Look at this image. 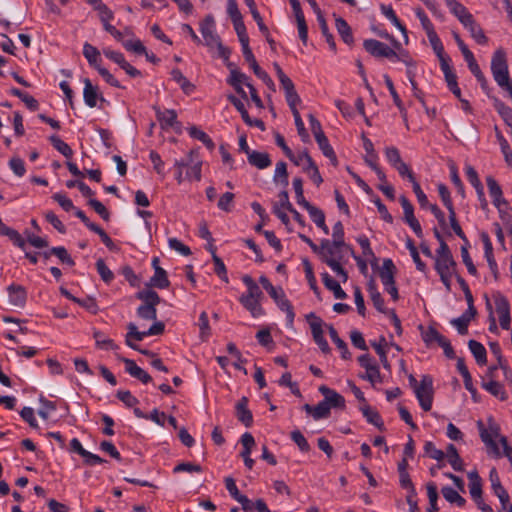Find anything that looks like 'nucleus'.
Here are the masks:
<instances>
[{
    "label": "nucleus",
    "instance_id": "nucleus-1",
    "mask_svg": "<svg viewBox=\"0 0 512 512\" xmlns=\"http://www.w3.org/2000/svg\"><path fill=\"white\" fill-rule=\"evenodd\" d=\"M136 298L143 303L137 308V315L144 320H156V306L161 302L158 293L152 289L142 290L136 293Z\"/></svg>",
    "mask_w": 512,
    "mask_h": 512
},
{
    "label": "nucleus",
    "instance_id": "nucleus-2",
    "mask_svg": "<svg viewBox=\"0 0 512 512\" xmlns=\"http://www.w3.org/2000/svg\"><path fill=\"white\" fill-rule=\"evenodd\" d=\"M491 72L495 82L500 88L503 89L512 83L509 76L506 52L502 48L497 49L493 53L491 59Z\"/></svg>",
    "mask_w": 512,
    "mask_h": 512
},
{
    "label": "nucleus",
    "instance_id": "nucleus-3",
    "mask_svg": "<svg viewBox=\"0 0 512 512\" xmlns=\"http://www.w3.org/2000/svg\"><path fill=\"white\" fill-rule=\"evenodd\" d=\"M333 240H322V248L327 249L330 257H340V265L346 262L344 259L343 248H349V245L344 241V227L341 221H337L333 226L332 233Z\"/></svg>",
    "mask_w": 512,
    "mask_h": 512
},
{
    "label": "nucleus",
    "instance_id": "nucleus-4",
    "mask_svg": "<svg viewBox=\"0 0 512 512\" xmlns=\"http://www.w3.org/2000/svg\"><path fill=\"white\" fill-rule=\"evenodd\" d=\"M299 238L308 244L312 251L320 256V259L323 263L327 264L341 279L343 283L347 282L348 280V272L345 270V268L340 265V257H330V255L327 252V249L322 248V242L320 243V246L316 245L309 237H307L304 234H299Z\"/></svg>",
    "mask_w": 512,
    "mask_h": 512
},
{
    "label": "nucleus",
    "instance_id": "nucleus-5",
    "mask_svg": "<svg viewBox=\"0 0 512 512\" xmlns=\"http://www.w3.org/2000/svg\"><path fill=\"white\" fill-rule=\"evenodd\" d=\"M480 438L483 443L489 448L495 457H500L501 453L494 438L500 437V426L493 420L492 417L488 418V429L485 428L484 423L477 421Z\"/></svg>",
    "mask_w": 512,
    "mask_h": 512
},
{
    "label": "nucleus",
    "instance_id": "nucleus-6",
    "mask_svg": "<svg viewBox=\"0 0 512 512\" xmlns=\"http://www.w3.org/2000/svg\"><path fill=\"white\" fill-rule=\"evenodd\" d=\"M128 332L125 337V343L132 349H138V345L134 341H142L147 336L161 335L164 332L165 325L163 322H155L147 331H138L137 326L134 323L127 325Z\"/></svg>",
    "mask_w": 512,
    "mask_h": 512
},
{
    "label": "nucleus",
    "instance_id": "nucleus-7",
    "mask_svg": "<svg viewBox=\"0 0 512 512\" xmlns=\"http://www.w3.org/2000/svg\"><path fill=\"white\" fill-rule=\"evenodd\" d=\"M413 391L421 408L426 412L430 411L434 396L433 378L430 375H423L419 385Z\"/></svg>",
    "mask_w": 512,
    "mask_h": 512
},
{
    "label": "nucleus",
    "instance_id": "nucleus-8",
    "mask_svg": "<svg viewBox=\"0 0 512 512\" xmlns=\"http://www.w3.org/2000/svg\"><path fill=\"white\" fill-rule=\"evenodd\" d=\"M363 47L374 57L399 58V55L391 47L375 39L365 40Z\"/></svg>",
    "mask_w": 512,
    "mask_h": 512
},
{
    "label": "nucleus",
    "instance_id": "nucleus-9",
    "mask_svg": "<svg viewBox=\"0 0 512 512\" xmlns=\"http://www.w3.org/2000/svg\"><path fill=\"white\" fill-rule=\"evenodd\" d=\"M307 319H313V321L310 322V328L315 343L319 346L320 350L323 353H330L331 348L323 335L321 318L316 316L314 313H310L309 315H307Z\"/></svg>",
    "mask_w": 512,
    "mask_h": 512
},
{
    "label": "nucleus",
    "instance_id": "nucleus-10",
    "mask_svg": "<svg viewBox=\"0 0 512 512\" xmlns=\"http://www.w3.org/2000/svg\"><path fill=\"white\" fill-rule=\"evenodd\" d=\"M270 297L275 301L280 310L284 311L287 316V321L290 325L293 324L295 313L290 301L286 298L285 292L282 287H275L268 292Z\"/></svg>",
    "mask_w": 512,
    "mask_h": 512
},
{
    "label": "nucleus",
    "instance_id": "nucleus-11",
    "mask_svg": "<svg viewBox=\"0 0 512 512\" xmlns=\"http://www.w3.org/2000/svg\"><path fill=\"white\" fill-rule=\"evenodd\" d=\"M200 31L205 45L210 48L214 47L215 44L221 41L219 35L215 32V20L211 14L206 15L200 23Z\"/></svg>",
    "mask_w": 512,
    "mask_h": 512
},
{
    "label": "nucleus",
    "instance_id": "nucleus-12",
    "mask_svg": "<svg viewBox=\"0 0 512 512\" xmlns=\"http://www.w3.org/2000/svg\"><path fill=\"white\" fill-rule=\"evenodd\" d=\"M103 53L107 58L118 64L130 77L135 78L141 76V71L128 63L121 52L104 49Z\"/></svg>",
    "mask_w": 512,
    "mask_h": 512
},
{
    "label": "nucleus",
    "instance_id": "nucleus-13",
    "mask_svg": "<svg viewBox=\"0 0 512 512\" xmlns=\"http://www.w3.org/2000/svg\"><path fill=\"white\" fill-rule=\"evenodd\" d=\"M319 392L324 396V401L329 407V410L331 408L344 410L346 407L345 398L336 392L335 390L322 385L319 387Z\"/></svg>",
    "mask_w": 512,
    "mask_h": 512
},
{
    "label": "nucleus",
    "instance_id": "nucleus-14",
    "mask_svg": "<svg viewBox=\"0 0 512 512\" xmlns=\"http://www.w3.org/2000/svg\"><path fill=\"white\" fill-rule=\"evenodd\" d=\"M227 99L229 100L230 103H232L234 105V107L240 112L241 114V117L243 119V121L248 125V126H255V127H258L261 131H264L265 130V124L264 122L261 120V119H252L249 114H248V111L246 110L245 106H244V103L239 99L237 98L236 96L234 95H228Z\"/></svg>",
    "mask_w": 512,
    "mask_h": 512
},
{
    "label": "nucleus",
    "instance_id": "nucleus-15",
    "mask_svg": "<svg viewBox=\"0 0 512 512\" xmlns=\"http://www.w3.org/2000/svg\"><path fill=\"white\" fill-rule=\"evenodd\" d=\"M118 359L125 364V371L130 376L138 379L143 384H147L152 381L151 376L139 367L134 360L125 357H118Z\"/></svg>",
    "mask_w": 512,
    "mask_h": 512
},
{
    "label": "nucleus",
    "instance_id": "nucleus-16",
    "mask_svg": "<svg viewBox=\"0 0 512 512\" xmlns=\"http://www.w3.org/2000/svg\"><path fill=\"white\" fill-rule=\"evenodd\" d=\"M243 52V56L245 58V60L250 64V67L253 69V72L255 73V75L257 77H259L260 79H262L264 81V83L272 90H274V82L273 80L271 79V77L264 71L261 69V67L258 65L255 57H254V54L251 50V48H247L246 50L242 51Z\"/></svg>",
    "mask_w": 512,
    "mask_h": 512
},
{
    "label": "nucleus",
    "instance_id": "nucleus-17",
    "mask_svg": "<svg viewBox=\"0 0 512 512\" xmlns=\"http://www.w3.org/2000/svg\"><path fill=\"white\" fill-rule=\"evenodd\" d=\"M7 291L10 305L18 308H23L25 306L27 300V291L23 286L18 284H11L8 286Z\"/></svg>",
    "mask_w": 512,
    "mask_h": 512
},
{
    "label": "nucleus",
    "instance_id": "nucleus-18",
    "mask_svg": "<svg viewBox=\"0 0 512 512\" xmlns=\"http://www.w3.org/2000/svg\"><path fill=\"white\" fill-rule=\"evenodd\" d=\"M466 29L469 30L471 37L480 45H485L488 42V38L485 35L483 29L475 21L473 15H470L464 22L461 23Z\"/></svg>",
    "mask_w": 512,
    "mask_h": 512
},
{
    "label": "nucleus",
    "instance_id": "nucleus-19",
    "mask_svg": "<svg viewBox=\"0 0 512 512\" xmlns=\"http://www.w3.org/2000/svg\"><path fill=\"white\" fill-rule=\"evenodd\" d=\"M236 417L245 426L250 427L253 424L252 412L248 409V398L243 396L236 404Z\"/></svg>",
    "mask_w": 512,
    "mask_h": 512
},
{
    "label": "nucleus",
    "instance_id": "nucleus-20",
    "mask_svg": "<svg viewBox=\"0 0 512 512\" xmlns=\"http://www.w3.org/2000/svg\"><path fill=\"white\" fill-rule=\"evenodd\" d=\"M188 157L190 158V165L186 171V178L188 180L200 181L202 162L198 158V151L191 150L188 154Z\"/></svg>",
    "mask_w": 512,
    "mask_h": 512
},
{
    "label": "nucleus",
    "instance_id": "nucleus-21",
    "mask_svg": "<svg viewBox=\"0 0 512 512\" xmlns=\"http://www.w3.org/2000/svg\"><path fill=\"white\" fill-rule=\"evenodd\" d=\"M489 478H490L491 487H492L494 493L499 498L501 504L503 505V508H505L506 504L509 501V495H508L507 491L504 489V487L502 486L499 476H498V473L495 468L491 469Z\"/></svg>",
    "mask_w": 512,
    "mask_h": 512
},
{
    "label": "nucleus",
    "instance_id": "nucleus-22",
    "mask_svg": "<svg viewBox=\"0 0 512 512\" xmlns=\"http://www.w3.org/2000/svg\"><path fill=\"white\" fill-rule=\"evenodd\" d=\"M261 300L260 298H251L245 295H241L239 298L240 303L254 318L260 317L265 313L261 305Z\"/></svg>",
    "mask_w": 512,
    "mask_h": 512
},
{
    "label": "nucleus",
    "instance_id": "nucleus-23",
    "mask_svg": "<svg viewBox=\"0 0 512 512\" xmlns=\"http://www.w3.org/2000/svg\"><path fill=\"white\" fill-rule=\"evenodd\" d=\"M154 110L156 112L157 120L160 122V126L162 129H167L170 127H174L177 122V113L173 109H168L165 111H161L160 108L154 106Z\"/></svg>",
    "mask_w": 512,
    "mask_h": 512
},
{
    "label": "nucleus",
    "instance_id": "nucleus-24",
    "mask_svg": "<svg viewBox=\"0 0 512 512\" xmlns=\"http://www.w3.org/2000/svg\"><path fill=\"white\" fill-rule=\"evenodd\" d=\"M395 273H396V267L391 259H384L383 265L380 270V278L384 285L391 286L392 284H395Z\"/></svg>",
    "mask_w": 512,
    "mask_h": 512
},
{
    "label": "nucleus",
    "instance_id": "nucleus-25",
    "mask_svg": "<svg viewBox=\"0 0 512 512\" xmlns=\"http://www.w3.org/2000/svg\"><path fill=\"white\" fill-rule=\"evenodd\" d=\"M146 286L148 289H151L152 287L158 289L168 288L170 286V281L168 279L167 272L162 267H156L154 275L150 278Z\"/></svg>",
    "mask_w": 512,
    "mask_h": 512
},
{
    "label": "nucleus",
    "instance_id": "nucleus-26",
    "mask_svg": "<svg viewBox=\"0 0 512 512\" xmlns=\"http://www.w3.org/2000/svg\"><path fill=\"white\" fill-rule=\"evenodd\" d=\"M360 410H361L363 416L366 418L368 423L373 424L380 431L385 430L384 422H383L380 414L378 413V411L373 409L368 404L361 405Z\"/></svg>",
    "mask_w": 512,
    "mask_h": 512
},
{
    "label": "nucleus",
    "instance_id": "nucleus-27",
    "mask_svg": "<svg viewBox=\"0 0 512 512\" xmlns=\"http://www.w3.org/2000/svg\"><path fill=\"white\" fill-rule=\"evenodd\" d=\"M419 330L421 331L422 340L427 347H431L434 343L440 344V342L445 338L433 326H429L427 329H424L423 325H419Z\"/></svg>",
    "mask_w": 512,
    "mask_h": 512
},
{
    "label": "nucleus",
    "instance_id": "nucleus-28",
    "mask_svg": "<svg viewBox=\"0 0 512 512\" xmlns=\"http://www.w3.org/2000/svg\"><path fill=\"white\" fill-rule=\"evenodd\" d=\"M481 386L500 401H506L508 399V394L506 393L504 386L495 380H489L486 382L483 379Z\"/></svg>",
    "mask_w": 512,
    "mask_h": 512
},
{
    "label": "nucleus",
    "instance_id": "nucleus-29",
    "mask_svg": "<svg viewBox=\"0 0 512 512\" xmlns=\"http://www.w3.org/2000/svg\"><path fill=\"white\" fill-rule=\"evenodd\" d=\"M247 158L249 164L258 169H265L269 167L272 163L269 154L266 152H259L253 150L251 153H249Z\"/></svg>",
    "mask_w": 512,
    "mask_h": 512
},
{
    "label": "nucleus",
    "instance_id": "nucleus-30",
    "mask_svg": "<svg viewBox=\"0 0 512 512\" xmlns=\"http://www.w3.org/2000/svg\"><path fill=\"white\" fill-rule=\"evenodd\" d=\"M456 266L453 256L435 257L434 268L438 274L455 273Z\"/></svg>",
    "mask_w": 512,
    "mask_h": 512
},
{
    "label": "nucleus",
    "instance_id": "nucleus-31",
    "mask_svg": "<svg viewBox=\"0 0 512 512\" xmlns=\"http://www.w3.org/2000/svg\"><path fill=\"white\" fill-rule=\"evenodd\" d=\"M335 25L343 42L349 46H352L354 44V37L352 34V29L347 23V21L341 17H338L335 20Z\"/></svg>",
    "mask_w": 512,
    "mask_h": 512
},
{
    "label": "nucleus",
    "instance_id": "nucleus-32",
    "mask_svg": "<svg viewBox=\"0 0 512 512\" xmlns=\"http://www.w3.org/2000/svg\"><path fill=\"white\" fill-rule=\"evenodd\" d=\"M324 286L333 292L336 299H345L347 297L346 292L341 288L339 282L334 280L327 272L321 274Z\"/></svg>",
    "mask_w": 512,
    "mask_h": 512
},
{
    "label": "nucleus",
    "instance_id": "nucleus-33",
    "mask_svg": "<svg viewBox=\"0 0 512 512\" xmlns=\"http://www.w3.org/2000/svg\"><path fill=\"white\" fill-rule=\"evenodd\" d=\"M84 90H83V98L87 106L93 108L97 104L98 98V88L93 86L91 81L88 78L83 80Z\"/></svg>",
    "mask_w": 512,
    "mask_h": 512
},
{
    "label": "nucleus",
    "instance_id": "nucleus-34",
    "mask_svg": "<svg viewBox=\"0 0 512 512\" xmlns=\"http://www.w3.org/2000/svg\"><path fill=\"white\" fill-rule=\"evenodd\" d=\"M447 7L450 9V12L457 17L460 23L464 22L470 15H472L468 9L458 2L457 0H444Z\"/></svg>",
    "mask_w": 512,
    "mask_h": 512
},
{
    "label": "nucleus",
    "instance_id": "nucleus-35",
    "mask_svg": "<svg viewBox=\"0 0 512 512\" xmlns=\"http://www.w3.org/2000/svg\"><path fill=\"white\" fill-rule=\"evenodd\" d=\"M445 457H447L449 464L455 471L464 470L463 460L461 459L458 450L454 444H448L446 448Z\"/></svg>",
    "mask_w": 512,
    "mask_h": 512
},
{
    "label": "nucleus",
    "instance_id": "nucleus-36",
    "mask_svg": "<svg viewBox=\"0 0 512 512\" xmlns=\"http://www.w3.org/2000/svg\"><path fill=\"white\" fill-rule=\"evenodd\" d=\"M315 140H316L319 148L321 149L323 155L330 160V162L333 166L336 167L338 165V159H337V156H336L332 146L329 144V141H328V138L326 137V135L315 138Z\"/></svg>",
    "mask_w": 512,
    "mask_h": 512
},
{
    "label": "nucleus",
    "instance_id": "nucleus-37",
    "mask_svg": "<svg viewBox=\"0 0 512 512\" xmlns=\"http://www.w3.org/2000/svg\"><path fill=\"white\" fill-rule=\"evenodd\" d=\"M83 55L87 59L88 63L96 70L100 68L101 55L99 50L89 43L83 45Z\"/></svg>",
    "mask_w": 512,
    "mask_h": 512
},
{
    "label": "nucleus",
    "instance_id": "nucleus-38",
    "mask_svg": "<svg viewBox=\"0 0 512 512\" xmlns=\"http://www.w3.org/2000/svg\"><path fill=\"white\" fill-rule=\"evenodd\" d=\"M468 347L479 365L487 363V352L483 344L476 340H469Z\"/></svg>",
    "mask_w": 512,
    "mask_h": 512
},
{
    "label": "nucleus",
    "instance_id": "nucleus-39",
    "mask_svg": "<svg viewBox=\"0 0 512 512\" xmlns=\"http://www.w3.org/2000/svg\"><path fill=\"white\" fill-rule=\"evenodd\" d=\"M171 77L180 85L182 91L185 94L190 95L194 92L196 88L195 85L191 83L178 68H175L171 71Z\"/></svg>",
    "mask_w": 512,
    "mask_h": 512
},
{
    "label": "nucleus",
    "instance_id": "nucleus-40",
    "mask_svg": "<svg viewBox=\"0 0 512 512\" xmlns=\"http://www.w3.org/2000/svg\"><path fill=\"white\" fill-rule=\"evenodd\" d=\"M368 291L374 307L381 313L386 314L388 310L384 306V299L381 293L377 290L373 280L368 283Z\"/></svg>",
    "mask_w": 512,
    "mask_h": 512
},
{
    "label": "nucleus",
    "instance_id": "nucleus-41",
    "mask_svg": "<svg viewBox=\"0 0 512 512\" xmlns=\"http://www.w3.org/2000/svg\"><path fill=\"white\" fill-rule=\"evenodd\" d=\"M328 332H329L331 340L335 343L337 348L341 351L342 358L345 360L350 359L351 353L348 350L347 344L339 337L336 329L332 325H329Z\"/></svg>",
    "mask_w": 512,
    "mask_h": 512
},
{
    "label": "nucleus",
    "instance_id": "nucleus-42",
    "mask_svg": "<svg viewBox=\"0 0 512 512\" xmlns=\"http://www.w3.org/2000/svg\"><path fill=\"white\" fill-rule=\"evenodd\" d=\"M381 12L402 32L405 37V42H408L407 30L405 26L399 21L393 8L389 5L381 4Z\"/></svg>",
    "mask_w": 512,
    "mask_h": 512
},
{
    "label": "nucleus",
    "instance_id": "nucleus-43",
    "mask_svg": "<svg viewBox=\"0 0 512 512\" xmlns=\"http://www.w3.org/2000/svg\"><path fill=\"white\" fill-rule=\"evenodd\" d=\"M243 283L247 287V292L243 295L249 296L251 298H260L262 299L264 297L263 292L261 291L258 284L253 280V278L250 275H244L242 277Z\"/></svg>",
    "mask_w": 512,
    "mask_h": 512
},
{
    "label": "nucleus",
    "instance_id": "nucleus-44",
    "mask_svg": "<svg viewBox=\"0 0 512 512\" xmlns=\"http://www.w3.org/2000/svg\"><path fill=\"white\" fill-rule=\"evenodd\" d=\"M496 138L501 147V151L504 155L505 161L509 166H512V150L506 138L503 136L497 126L494 127Z\"/></svg>",
    "mask_w": 512,
    "mask_h": 512
},
{
    "label": "nucleus",
    "instance_id": "nucleus-45",
    "mask_svg": "<svg viewBox=\"0 0 512 512\" xmlns=\"http://www.w3.org/2000/svg\"><path fill=\"white\" fill-rule=\"evenodd\" d=\"M234 25V29L237 33V36L239 38V41L242 46V51L246 50L247 48H250L249 46V37L246 31L245 24L243 22V18L232 21Z\"/></svg>",
    "mask_w": 512,
    "mask_h": 512
},
{
    "label": "nucleus",
    "instance_id": "nucleus-46",
    "mask_svg": "<svg viewBox=\"0 0 512 512\" xmlns=\"http://www.w3.org/2000/svg\"><path fill=\"white\" fill-rule=\"evenodd\" d=\"M441 493L448 502L455 503L459 507H463L466 503V500L450 486L443 487Z\"/></svg>",
    "mask_w": 512,
    "mask_h": 512
},
{
    "label": "nucleus",
    "instance_id": "nucleus-47",
    "mask_svg": "<svg viewBox=\"0 0 512 512\" xmlns=\"http://www.w3.org/2000/svg\"><path fill=\"white\" fill-rule=\"evenodd\" d=\"M49 141L53 147L60 152L64 157L71 158L73 156V150L71 147L60 139L57 135H51Z\"/></svg>",
    "mask_w": 512,
    "mask_h": 512
},
{
    "label": "nucleus",
    "instance_id": "nucleus-48",
    "mask_svg": "<svg viewBox=\"0 0 512 512\" xmlns=\"http://www.w3.org/2000/svg\"><path fill=\"white\" fill-rule=\"evenodd\" d=\"M189 135L192 138L198 139L201 141L209 150H213L215 147L212 139L202 130L197 128L196 126H191L189 129Z\"/></svg>",
    "mask_w": 512,
    "mask_h": 512
},
{
    "label": "nucleus",
    "instance_id": "nucleus-49",
    "mask_svg": "<svg viewBox=\"0 0 512 512\" xmlns=\"http://www.w3.org/2000/svg\"><path fill=\"white\" fill-rule=\"evenodd\" d=\"M424 451L430 458L435 459L439 462L438 468L443 467V460L445 458V453L442 450L437 449L433 442L427 441L424 445Z\"/></svg>",
    "mask_w": 512,
    "mask_h": 512
},
{
    "label": "nucleus",
    "instance_id": "nucleus-50",
    "mask_svg": "<svg viewBox=\"0 0 512 512\" xmlns=\"http://www.w3.org/2000/svg\"><path fill=\"white\" fill-rule=\"evenodd\" d=\"M303 266H304V271H305V275H306L308 284H309L310 288L313 290V292L315 293V295L319 298L320 290L317 286V282H316V278L314 276L312 265L308 259H306V258L303 259Z\"/></svg>",
    "mask_w": 512,
    "mask_h": 512
},
{
    "label": "nucleus",
    "instance_id": "nucleus-51",
    "mask_svg": "<svg viewBox=\"0 0 512 512\" xmlns=\"http://www.w3.org/2000/svg\"><path fill=\"white\" fill-rule=\"evenodd\" d=\"M406 247L410 251L411 257L416 265V268L420 272H425L427 268L426 264L421 260L417 247L415 246L413 240L409 237L406 240Z\"/></svg>",
    "mask_w": 512,
    "mask_h": 512
},
{
    "label": "nucleus",
    "instance_id": "nucleus-52",
    "mask_svg": "<svg viewBox=\"0 0 512 512\" xmlns=\"http://www.w3.org/2000/svg\"><path fill=\"white\" fill-rule=\"evenodd\" d=\"M426 489H427V496L429 499L428 512H438L439 511V507L437 505L438 491H437L436 484L434 482H429L426 485Z\"/></svg>",
    "mask_w": 512,
    "mask_h": 512
},
{
    "label": "nucleus",
    "instance_id": "nucleus-53",
    "mask_svg": "<svg viewBox=\"0 0 512 512\" xmlns=\"http://www.w3.org/2000/svg\"><path fill=\"white\" fill-rule=\"evenodd\" d=\"M384 344H386V339L383 336L380 337V340L378 343L375 341L371 342V346L375 349L376 353L379 355L380 361H381L383 367L385 369L389 370L390 363L388 361L386 351L383 348Z\"/></svg>",
    "mask_w": 512,
    "mask_h": 512
},
{
    "label": "nucleus",
    "instance_id": "nucleus-54",
    "mask_svg": "<svg viewBox=\"0 0 512 512\" xmlns=\"http://www.w3.org/2000/svg\"><path fill=\"white\" fill-rule=\"evenodd\" d=\"M317 20L319 22V26H320V29H321V32L323 34V36L325 37L329 47L333 50V51H336V43L334 41V37L333 35L329 32V29H328V25H327V22L324 18L323 15H319L317 17Z\"/></svg>",
    "mask_w": 512,
    "mask_h": 512
},
{
    "label": "nucleus",
    "instance_id": "nucleus-55",
    "mask_svg": "<svg viewBox=\"0 0 512 512\" xmlns=\"http://www.w3.org/2000/svg\"><path fill=\"white\" fill-rule=\"evenodd\" d=\"M304 209H306L308 211L312 221L317 226H322V225L324 226L325 215L322 210L313 206L310 203H306V206L304 207Z\"/></svg>",
    "mask_w": 512,
    "mask_h": 512
},
{
    "label": "nucleus",
    "instance_id": "nucleus-56",
    "mask_svg": "<svg viewBox=\"0 0 512 512\" xmlns=\"http://www.w3.org/2000/svg\"><path fill=\"white\" fill-rule=\"evenodd\" d=\"M449 212V221H450V225H451V228L453 229L454 233L461 239L464 241L465 244H469V241L465 235V233L463 232L457 218H456V212L455 210H451V211H448Z\"/></svg>",
    "mask_w": 512,
    "mask_h": 512
},
{
    "label": "nucleus",
    "instance_id": "nucleus-57",
    "mask_svg": "<svg viewBox=\"0 0 512 512\" xmlns=\"http://www.w3.org/2000/svg\"><path fill=\"white\" fill-rule=\"evenodd\" d=\"M50 253H53L62 263H65L69 266H74L75 262L72 257L69 255L65 247H53L50 249Z\"/></svg>",
    "mask_w": 512,
    "mask_h": 512
},
{
    "label": "nucleus",
    "instance_id": "nucleus-58",
    "mask_svg": "<svg viewBox=\"0 0 512 512\" xmlns=\"http://www.w3.org/2000/svg\"><path fill=\"white\" fill-rule=\"evenodd\" d=\"M97 271L101 279L105 283H110L114 279L113 272L107 267L103 259H98L96 262Z\"/></svg>",
    "mask_w": 512,
    "mask_h": 512
},
{
    "label": "nucleus",
    "instance_id": "nucleus-59",
    "mask_svg": "<svg viewBox=\"0 0 512 512\" xmlns=\"http://www.w3.org/2000/svg\"><path fill=\"white\" fill-rule=\"evenodd\" d=\"M493 298L496 306V311L499 315L510 312V304L504 295L498 292L494 294Z\"/></svg>",
    "mask_w": 512,
    "mask_h": 512
},
{
    "label": "nucleus",
    "instance_id": "nucleus-60",
    "mask_svg": "<svg viewBox=\"0 0 512 512\" xmlns=\"http://www.w3.org/2000/svg\"><path fill=\"white\" fill-rule=\"evenodd\" d=\"M228 83L230 85H232V83H236L238 85H245L246 87L251 85L248 76L237 69H231Z\"/></svg>",
    "mask_w": 512,
    "mask_h": 512
},
{
    "label": "nucleus",
    "instance_id": "nucleus-61",
    "mask_svg": "<svg viewBox=\"0 0 512 512\" xmlns=\"http://www.w3.org/2000/svg\"><path fill=\"white\" fill-rule=\"evenodd\" d=\"M199 329H200V338L205 341L211 334V329L209 326L208 315L205 311H203L199 316Z\"/></svg>",
    "mask_w": 512,
    "mask_h": 512
},
{
    "label": "nucleus",
    "instance_id": "nucleus-62",
    "mask_svg": "<svg viewBox=\"0 0 512 512\" xmlns=\"http://www.w3.org/2000/svg\"><path fill=\"white\" fill-rule=\"evenodd\" d=\"M399 202L403 208L405 222H408L416 218L414 215V207L406 196L401 195L399 197Z\"/></svg>",
    "mask_w": 512,
    "mask_h": 512
},
{
    "label": "nucleus",
    "instance_id": "nucleus-63",
    "mask_svg": "<svg viewBox=\"0 0 512 512\" xmlns=\"http://www.w3.org/2000/svg\"><path fill=\"white\" fill-rule=\"evenodd\" d=\"M427 37L429 39V42H430L435 54L437 55V57L444 55L445 54L444 47H443V44H442L440 38L438 37L436 31L434 30V31L428 33Z\"/></svg>",
    "mask_w": 512,
    "mask_h": 512
},
{
    "label": "nucleus",
    "instance_id": "nucleus-64",
    "mask_svg": "<svg viewBox=\"0 0 512 512\" xmlns=\"http://www.w3.org/2000/svg\"><path fill=\"white\" fill-rule=\"evenodd\" d=\"M234 194L232 192L224 193L218 200L217 207L225 212H230L232 210V204L234 200Z\"/></svg>",
    "mask_w": 512,
    "mask_h": 512
}]
</instances>
